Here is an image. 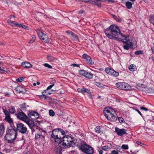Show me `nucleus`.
Returning a JSON list of instances; mask_svg holds the SVG:
<instances>
[{"mask_svg": "<svg viewBox=\"0 0 154 154\" xmlns=\"http://www.w3.org/2000/svg\"><path fill=\"white\" fill-rule=\"evenodd\" d=\"M9 124L10 125V127H8V128H15V127H14V123H13V122L10 123Z\"/></svg>", "mask_w": 154, "mask_h": 154, "instance_id": "obj_48", "label": "nucleus"}, {"mask_svg": "<svg viewBox=\"0 0 154 154\" xmlns=\"http://www.w3.org/2000/svg\"><path fill=\"white\" fill-rule=\"evenodd\" d=\"M115 131L118 135L122 136V135L127 134L126 130L125 129H120L118 128H116Z\"/></svg>", "mask_w": 154, "mask_h": 154, "instance_id": "obj_12", "label": "nucleus"}, {"mask_svg": "<svg viewBox=\"0 0 154 154\" xmlns=\"http://www.w3.org/2000/svg\"><path fill=\"white\" fill-rule=\"evenodd\" d=\"M80 149L83 152L86 154H93L94 152L93 148L87 144H82Z\"/></svg>", "mask_w": 154, "mask_h": 154, "instance_id": "obj_6", "label": "nucleus"}, {"mask_svg": "<svg viewBox=\"0 0 154 154\" xmlns=\"http://www.w3.org/2000/svg\"><path fill=\"white\" fill-rule=\"evenodd\" d=\"M134 54L136 55H139L140 54H143L142 51H135Z\"/></svg>", "mask_w": 154, "mask_h": 154, "instance_id": "obj_40", "label": "nucleus"}, {"mask_svg": "<svg viewBox=\"0 0 154 154\" xmlns=\"http://www.w3.org/2000/svg\"><path fill=\"white\" fill-rule=\"evenodd\" d=\"M36 38L34 35H33L32 36V39L29 42V43H32L35 40Z\"/></svg>", "mask_w": 154, "mask_h": 154, "instance_id": "obj_34", "label": "nucleus"}, {"mask_svg": "<svg viewBox=\"0 0 154 154\" xmlns=\"http://www.w3.org/2000/svg\"><path fill=\"white\" fill-rule=\"evenodd\" d=\"M45 132L42 129H41L39 130V131L38 132V134H45Z\"/></svg>", "mask_w": 154, "mask_h": 154, "instance_id": "obj_49", "label": "nucleus"}, {"mask_svg": "<svg viewBox=\"0 0 154 154\" xmlns=\"http://www.w3.org/2000/svg\"><path fill=\"white\" fill-rule=\"evenodd\" d=\"M83 58L85 59L87 63L89 65H92L94 63L90 57L86 54H84L82 55Z\"/></svg>", "mask_w": 154, "mask_h": 154, "instance_id": "obj_9", "label": "nucleus"}, {"mask_svg": "<svg viewBox=\"0 0 154 154\" xmlns=\"http://www.w3.org/2000/svg\"><path fill=\"white\" fill-rule=\"evenodd\" d=\"M149 21L154 25V15L153 14H151L149 16Z\"/></svg>", "mask_w": 154, "mask_h": 154, "instance_id": "obj_28", "label": "nucleus"}, {"mask_svg": "<svg viewBox=\"0 0 154 154\" xmlns=\"http://www.w3.org/2000/svg\"><path fill=\"white\" fill-rule=\"evenodd\" d=\"M55 91V90L52 89L49 91H48L47 92L49 94H50L54 93Z\"/></svg>", "mask_w": 154, "mask_h": 154, "instance_id": "obj_47", "label": "nucleus"}, {"mask_svg": "<svg viewBox=\"0 0 154 154\" xmlns=\"http://www.w3.org/2000/svg\"><path fill=\"white\" fill-rule=\"evenodd\" d=\"M87 72V71L85 70H80L79 71V73L85 77L86 74Z\"/></svg>", "mask_w": 154, "mask_h": 154, "instance_id": "obj_27", "label": "nucleus"}, {"mask_svg": "<svg viewBox=\"0 0 154 154\" xmlns=\"http://www.w3.org/2000/svg\"><path fill=\"white\" fill-rule=\"evenodd\" d=\"M22 66L25 68H31L32 66V64L28 62H22Z\"/></svg>", "mask_w": 154, "mask_h": 154, "instance_id": "obj_16", "label": "nucleus"}, {"mask_svg": "<svg viewBox=\"0 0 154 154\" xmlns=\"http://www.w3.org/2000/svg\"><path fill=\"white\" fill-rule=\"evenodd\" d=\"M36 31L38 34V35L39 37L42 35H43L42 30L40 28H39L36 30Z\"/></svg>", "mask_w": 154, "mask_h": 154, "instance_id": "obj_23", "label": "nucleus"}, {"mask_svg": "<svg viewBox=\"0 0 154 154\" xmlns=\"http://www.w3.org/2000/svg\"><path fill=\"white\" fill-rule=\"evenodd\" d=\"M105 1H107L109 2H112V3H113L115 2L114 0H106Z\"/></svg>", "mask_w": 154, "mask_h": 154, "instance_id": "obj_57", "label": "nucleus"}, {"mask_svg": "<svg viewBox=\"0 0 154 154\" xmlns=\"http://www.w3.org/2000/svg\"><path fill=\"white\" fill-rule=\"evenodd\" d=\"M111 154H119L118 152L115 150H113L111 151Z\"/></svg>", "mask_w": 154, "mask_h": 154, "instance_id": "obj_50", "label": "nucleus"}, {"mask_svg": "<svg viewBox=\"0 0 154 154\" xmlns=\"http://www.w3.org/2000/svg\"><path fill=\"white\" fill-rule=\"evenodd\" d=\"M95 130L96 133H100L101 131L100 127L98 126L95 128Z\"/></svg>", "mask_w": 154, "mask_h": 154, "instance_id": "obj_31", "label": "nucleus"}, {"mask_svg": "<svg viewBox=\"0 0 154 154\" xmlns=\"http://www.w3.org/2000/svg\"><path fill=\"white\" fill-rule=\"evenodd\" d=\"M9 17V18H10V19H11L13 18H15V17L14 15H11Z\"/></svg>", "mask_w": 154, "mask_h": 154, "instance_id": "obj_56", "label": "nucleus"}, {"mask_svg": "<svg viewBox=\"0 0 154 154\" xmlns=\"http://www.w3.org/2000/svg\"><path fill=\"white\" fill-rule=\"evenodd\" d=\"M81 1L82 2H84L86 3H88V2H91V3H95V2L94 1H90V0H81Z\"/></svg>", "mask_w": 154, "mask_h": 154, "instance_id": "obj_44", "label": "nucleus"}, {"mask_svg": "<svg viewBox=\"0 0 154 154\" xmlns=\"http://www.w3.org/2000/svg\"><path fill=\"white\" fill-rule=\"evenodd\" d=\"M49 115L50 116H54L55 113L54 111L52 109L49 110Z\"/></svg>", "mask_w": 154, "mask_h": 154, "instance_id": "obj_38", "label": "nucleus"}, {"mask_svg": "<svg viewBox=\"0 0 154 154\" xmlns=\"http://www.w3.org/2000/svg\"><path fill=\"white\" fill-rule=\"evenodd\" d=\"M17 133V131L16 128H8L6 134L5 136V139L8 142L12 143L14 140L16 138Z\"/></svg>", "mask_w": 154, "mask_h": 154, "instance_id": "obj_3", "label": "nucleus"}, {"mask_svg": "<svg viewBox=\"0 0 154 154\" xmlns=\"http://www.w3.org/2000/svg\"><path fill=\"white\" fill-rule=\"evenodd\" d=\"M75 145L73 139L71 137L69 136L64 137L63 135L61 140V142H59V144L57 146L60 148H63L67 145L73 146Z\"/></svg>", "mask_w": 154, "mask_h": 154, "instance_id": "obj_4", "label": "nucleus"}, {"mask_svg": "<svg viewBox=\"0 0 154 154\" xmlns=\"http://www.w3.org/2000/svg\"><path fill=\"white\" fill-rule=\"evenodd\" d=\"M118 120L119 122L121 123H124L125 122L123 119L122 117L119 118H118Z\"/></svg>", "mask_w": 154, "mask_h": 154, "instance_id": "obj_42", "label": "nucleus"}, {"mask_svg": "<svg viewBox=\"0 0 154 154\" xmlns=\"http://www.w3.org/2000/svg\"><path fill=\"white\" fill-rule=\"evenodd\" d=\"M140 109H141L145 111H147L148 110V109L145 108L143 107H140Z\"/></svg>", "mask_w": 154, "mask_h": 154, "instance_id": "obj_53", "label": "nucleus"}, {"mask_svg": "<svg viewBox=\"0 0 154 154\" xmlns=\"http://www.w3.org/2000/svg\"><path fill=\"white\" fill-rule=\"evenodd\" d=\"M65 132L60 128L56 129L52 131L51 137L54 139V144L55 146H58L59 142H61V140L62 136L65 134Z\"/></svg>", "mask_w": 154, "mask_h": 154, "instance_id": "obj_2", "label": "nucleus"}, {"mask_svg": "<svg viewBox=\"0 0 154 154\" xmlns=\"http://www.w3.org/2000/svg\"><path fill=\"white\" fill-rule=\"evenodd\" d=\"M84 12V10H82V11H80L79 12V14H82Z\"/></svg>", "mask_w": 154, "mask_h": 154, "instance_id": "obj_59", "label": "nucleus"}, {"mask_svg": "<svg viewBox=\"0 0 154 154\" xmlns=\"http://www.w3.org/2000/svg\"><path fill=\"white\" fill-rule=\"evenodd\" d=\"M136 111L137 112L140 114L141 116H142V114L141 113V112L138 109H137Z\"/></svg>", "mask_w": 154, "mask_h": 154, "instance_id": "obj_61", "label": "nucleus"}, {"mask_svg": "<svg viewBox=\"0 0 154 154\" xmlns=\"http://www.w3.org/2000/svg\"><path fill=\"white\" fill-rule=\"evenodd\" d=\"M17 128L20 132L24 134L26 133L27 128L22 123H20L18 124L17 126Z\"/></svg>", "mask_w": 154, "mask_h": 154, "instance_id": "obj_8", "label": "nucleus"}, {"mask_svg": "<svg viewBox=\"0 0 154 154\" xmlns=\"http://www.w3.org/2000/svg\"><path fill=\"white\" fill-rule=\"evenodd\" d=\"M4 113L6 115V116H9V113L8 111L6 110H5L4 111Z\"/></svg>", "mask_w": 154, "mask_h": 154, "instance_id": "obj_46", "label": "nucleus"}, {"mask_svg": "<svg viewBox=\"0 0 154 154\" xmlns=\"http://www.w3.org/2000/svg\"><path fill=\"white\" fill-rule=\"evenodd\" d=\"M7 22L9 25H10L12 26L18 27V26H19V23H18L17 22L13 21L11 20H8Z\"/></svg>", "mask_w": 154, "mask_h": 154, "instance_id": "obj_15", "label": "nucleus"}, {"mask_svg": "<svg viewBox=\"0 0 154 154\" xmlns=\"http://www.w3.org/2000/svg\"><path fill=\"white\" fill-rule=\"evenodd\" d=\"M19 25L20 26H18V27H21L26 30H28L29 29L28 27L25 25H23L21 24H19Z\"/></svg>", "mask_w": 154, "mask_h": 154, "instance_id": "obj_33", "label": "nucleus"}, {"mask_svg": "<svg viewBox=\"0 0 154 154\" xmlns=\"http://www.w3.org/2000/svg\"><path fill=\"white\" fill-rule=\"evenodd\" d=\"M129 69L131 71H135L136 69V66L134 64H131L129 66Z\"/></svg>", "mask_w": 154, "mask_h": 154, "instance_id": "obj_21", "label": "nucleus"}, {"mask_svg": "<svg viewBox=\"0 0 154 154\" xmlns=\"http://www.w3.org/2000/svg\"><path fill=\"white\" fill-rule=\"evenodd\" d=\"M5 119L6 121H8L9 123L13 122L12 119L10 117V116H6L5 118Z\"/></svg>", "mask_w": 154, "mask_h": 154, "instance_id": "obj_32", "label": "nucleus"}, {"mask_svg": "<svg viewBox=\"0 0 154 154\" xmlns=\"http://www.w3.org/2000/svg\"><path fill=\"white\" fill-rule=\"evenodd\" d=\"M93 74L91 72H88L87 71L85 75V77L89 79H91L93 77Z\"/></svg>", "mask_w": 154, "mask_h": 154, "instance_id": "obj_19", "label": "nucleus"}, {"mask_svg": "<svg viewBox=\"0 0 154 154\" xmlns=\"http://www.w3.org/2000/svg\"><path fill=\"white\" fill-rule=\"evenodd\" d=\"M20 88V87H17L15 89V90L17 91L18 92H19V93H20L21 91H20L19 90V89Z\"/></svg>", "mask_w": 154, "mask_h": 154, "instance_id": "obj_51", "label": "nucleus"}, {"mask_svg": "<svg viewBox=\"0 0 154 154\" xmlns=\"http://www.w3.org/2000/svg\"><path fill=\"white\" fill-rule=\"evenodd\" d=\"M90 92H89V97H90L91 98H92V96H91V94H90Z\"/></svg>", "mask_w": 154, "mask_h": 154, "instance_id": "obj_64", "label": "nucleus"}, {"mask_svg": "<svg viewBox=\"0 0 154 154\" xmlns=\"http://www.w3.org/2000/svg\"><path fill=\"white\" fill-rule=\"evenodd\" d=\"M47 59L50 62L53 61L55 60V58L54 57L49 55L48 56Z\"/></svg>", "mask_w": 154, "mask_h": 154, "instance_id": "obj_30", "label": "nucleus"}, {"mask_svg": "<svg viewBox=\"0 0 154 154\" xmlns=\"http://www.w3.org/2000/svg\"><path fill=\"white\" fill-rule=\"evenodd\" d=\"M39 37L43 42H45V43H48L49 41V40L48 36L46 34H44L43 33V35L40 36Z\"/></svg>", "mask_w": 154, "mask_h": 154, "instance_id": "obj_14", "label": "nucleus"}, {"mask_svg": "<svg viewBox=\"0 0 154 154\" xmlns=\"http://www.w3.org/2000/svg\"><path fill=\"white\" fill-rule=\"evenodd\" d=\"M9 112L11 114H14L15 112V109L13 106H11L9 107Z\"/></svg>", "mask_w": 154, "mask_h": 154, "instance_id": "obj_24", "label": "nucleus"}, {"mask_svg": "<svg viewBox=\"0 0 154 154\" xmlns=\"http://www.w3.org/2000/svg\"><path fill=\"white\" fill-rule=\"evenodd\" d=\"M56 154H60L61 152V149L60 148H57L55 150Z\"/></svg>", "mask_w": 154, "mask_h": 154, "instance_id": "obj_37", "label": "nucleus"}, {"mask_svg": "<svg viewBox=\"0 0 154 154\" xmlns=\"http://www.w3.org/2000/svg\"><path fill=\"white\" fill-rule=\"evenodd\" d=\"M71 39L74 41H77L78 39V37L74 33H72L71 36H70Z\"/></svg>", "mask_w": 154, "mask_h": 154, "instance_id": "obj_22", "label": "nucleus"}, {"mask_svg": "<svg viewBox=\"0 0 154 154\" xmlns=\"http://www.w3.org/2000/svg\"><path fill=\"white\" fill-rule=\"evenodd\" d=\"M23 79H24V78L23 77H21L19 78L16 79V81L17 82H23Z\"/></svg>", "mask_w": 154, "mask_h": 154, "instance_id": "obj_39", "label": "nucleus"}, {"mask_svg": "<svg viewBox=\"0 0 154 154\" xmlns=\"http://www.w3.org/2000/svg\"><path fill=\"white\" fill-rule=\"evenodd\" d=\"M111 74L110 75H111L113 76L116 77L119 75V73L115 71L114 69H113L112 72H111Z\"/></svg>", "mask_w": 154, "mask_h": 154, "instance_id": "obj_25", "label": "nucleus"}, {"mask_svg": "<svg viewBox=\"0 0 154 154\" xmlns=\"http://www.w3.org/2000/svg\"><path fill=\"white\" fill-rule=\"evenodd\" d=\"M66 32L69 35H70V36H71L72 34V33H73L72 31H66Z\"/></svg>", "mask_w": 154, "mask_h": 154, "instance_id": "obj_52", "label": "nucleus"}, {"mask_svg": "<svg viewBox=\"0 0 154 154\" xmlns=\"http://www.w3.org/2000/svg\"><path fill=\"white\" fill-rule=\"evenodd\" d=\"M96 85L98 86L99 87L102 88L103 86V84L99 83L97 82L96 83Z\"/></svg>", "mask_w": 154, "mask_h": 154, "instance_id": "obj_45", "label": "nucleus"}, {"mask_svg": "<svg viewBox=\"0 0 154 154\" xmlns=\"http://www.w3.org/2000/svg\"><path fill=\"white\" fill-rule=\"evenodd\" d=\"M97 4L98 7H101V5H100V3H98Z\"/></svg>", "mask_w": 154, "mask_h": 154, "instance_id": "obj_62", "label": "nucleus"}, {"mask_svg": "<svg viewBox=\"0 0 154 154\" xmlns=\"http://www.w3.org/2000/svg\"><path fill=\"white\" fill-rule=\"evenodd\" d=\"M77 91L79 92H81L83 94L90 92V90L85 88H83L82 89L78 88L77 89Z\"/></svg>", "mask_w": 154, "mask_h": 154, "instance_id": "obj_17", "label": "nucleus"}, {"mask_svg": "<svg viewBox=\"0 0 154 154\" xmlns=\"http://www.w3.org/2000/svg\"><path fill=\"white\" fill-rule=\"evenodd\" d=\"M136 143L138 145H141V144H142V143L141 142H140V141H136Z\"/></svg>", "mask_w": 154, "mask_h": 154, "instance_id": "obj_58", "label": "nucleus"}, {"mask_svg": "<svg viewBox=\"0 0 154 154\" xmlns=\"http://www.w3.org/2000/svg\"><path fill=\"white\" fill-rule=\"evenodd\" d=\"M112 69L109 68H106L105 69V71L107 74L110 75L112 73L111 72H112Z\"/></svg>", "mask_w": 154, "mask_h": 154, "instance_id": "obj_26", "label": "nucleus"}, {"mask_svg": "<svg viewBox=\"0 0 154 154\" xmlns=\"http://www.w3.org/2000/svg\"><path fill=\"white\" fill-rule=\"evenodd\" d=\"M44 65L45 66L51 69L52 68V66L50 65L49 64L47 63H45L44 64Z\"/></svg>", "mask_w": 154, "mask_h": 154, "instance_id": "obj_43", "label": "nucleus"}, {"mask_svg": "<svg viewBox=\"0 0 154 154\" xmlns=\"http://www.w3.org/2000/svg\"><path fill=\"white\" fill-rule=\"evenodd\" d=\"M71 66L75 67V66H77V67H79V64H77L75 63H73L71 65Z\"/></svg>", "mask_w": 154, "mask_h": 154, "instance_id": "obj_55", "label": "nucleus"}, {"mask_svg": "<svg viewBox=\"0 0 154 154\" xmlns=\"http://www.w3.org/2000/svg\"><path fill=\"white\" fill-rule=\"evenodd\" d=\"M51 80H52V81L51 82H52V83H53V84H54V83H55L56 81L54 79H51Z\"/></svg>", "mask_w": 154, "mask_h": 154, "instance_id": "obj_60", "label": "nucleus"}, {"mask_svg": "<svg viewBox=\"0 0 154 154\" xmlns=\"http://www.w3.org/2000/svg\"><path fill=\"white\" fill-rule=\"evenodd\" d=\"M43 136V134H36L35 136V138L36 139H38L40 137Z\"/></svg>", "mask_w": 154, "mask_h": 154, "instance_id": "obj_35", "label": "nucleus"}, {"mask_svg": "<svg viewBox=\"0 0 154 154\" xmlns=\"http://www.w3.org/2000/svg\"><path fill=\"white\" fill-rule=\"evenodd\" d=\"M0 71H1V72H2L3 71H5V70L1 69V67H0Z\"/></svg>", "mask_w": 154, "mask_h": 154, "instance_id": "obj_63", "label": "nucleus"}, {"mask_svg": "<svg viewBox=\"0 0 154 154\" xmlns=\"http://www.w3.org/2000/svg\"><path fill=\"white\" fill-rule=\"evenodd\" d=\"M5 131V127L3 125H0V136H2Z\"/></svg>", "mask_w": 154, "mask_h": 154, "instance_id": "obj_20", "label": "nucleus"}, {"mask_svg": "<svg viewBox=\"0 0 154 154\" xmlns=\"http://www.w3.org/2000/svg\"><path fill=\"white\" fill-rule=\"evenodd\" d=\"M111 147L108 146H105L102 147L101 149L104 151H107L108 149H110Z\"/></svg>", "mask_w": 154, "mask_h": 154, "instance_id": "obj_29", "label": "nucleus"}, {"mask_svg": "<svg viewBox=\"0 0 154 154\" xmlns=\"http://www.w3.org/2000/svg\"><path fill=\"white\" fill-rule=\"evenodd\" d=\"M17 118L24 122L28 118L26 115L23 112H19L17 114Z\"/></svg>", "mask_w": 154, "mask_h": 154, "instance_id": "obj_11", "label": "nucleus"}, {"mask_svg": "<svg viewBox=\"0 0 154 154\" xmlns=\"http://www.w3.org/2000/svg\"><path fill=\"white\" fill-rule=\"evenodd\" d=\"M54 84H53L52 85H50L49 86H48L46 90L44 91L43 92V93H44V92H47L48 91V90L49 89H51L53 86H54Z\"/></svg>", "mask_w": 154, "mask_h": 154, "instance_id": "obj_36", "label": "nucleus"}, {"mask_svg": "<svg viewBox=\"0 0 154 154\" xmlns=\"http://www.w3.org/2000/svg\"><path fill=\"white\" fill-rule=\"evenodd\" d=\"M105 116L108 120L113 122H115L117 120V114L114 109L112 108L110 109H106L104 110Z\"/></svg>", "mask_w": 154, "mask_h": 154, "instance_id": "obj_5", "label": "nucleus"}, {"mask_svg": "<svg viewBox=\"0 0 154 154\" xmlns=\"http://www.w3.org/2000/svg\"><path fill=\"white\" fill-rule=\"evenodd\" d=\"M105 33L109 38L116 40H120L121 39V41L125 44L123 46L125 50H128L133 45L131 40L128 38L129 37L123 35L117 26L114 25H111L105 30Z\"/></svg>", "mask_w": 154, "mask_h": 154, "instance_id": "obj_1", "label": "nucleus"}, {"mask_svg": "<svg viewBox=\"0 0 154 154\" xmlns=\"http://www.w3.org/2000/svg\"><path fill=\"white\" fill-rule=\"evenodd\" d=\"M125 4L127 8L128 9H130L132 8V6L133 3L128 1L125 2Z\"/></svg>", "mask_w": 154, "mask_h": 154, "instance_id": "obj_18", "label": "nucleus"}, {"mask_svg": "<svg viewBox=\"0 0 154 154\" xmlns=\"http://www.w3.org/2000/svg\"><path fill=\"white\" fill-rule=\"evenodd\" d=\"M122 149H128V146L127 145L123 144L122 146Z\"/></svg>", "mask_w": 154, "mask_h": 154, "instance_id": "obj_41", "label": "nucleus"}, {"mask_svg": "<svg viewBox=\"0 0 154 154\" xmlns=\"http://www.w3.org/2000/svg\"><path fill=\"white\" fill-rule=\"evenodd\" d=\"M98 151L99 152V154H103V150L102 149H99L98 150Z\"/></svg>", "mask_w": 154, "mask_h": 154, "instance_id": "obj_54", "label": "nucleus"}, {"mask_svg": "<svg viewBox=\"0 0 154 154\" xmlns=\"http://www.w3.org/2000/svg\"><path fill=\"white\" fill-rule=\"evenodd\" d=\"M29 126L31 129L34 126V122L31 120L29 119L28 117L24 121Z\"/></svg>", "mask_w": 154, "mask_h": 154, "instance_id": "obj_13", "label": "nucleus"}, {"mask_svg": "<svg viewBox=\"0 0 154 154\" xmlns=\"http://www.w3.org/2000/svg\"><path fill=\"white\" fill-rule=\"evenodd\" d=\"M28 116L30 118L34 119H37L39 117V115L37 112L32 111H29Z\"/></svg>", "mask_w": 154, "mask_h": 154, "instance_id": "obj_10", "label": "nucleus"}, {"mask_svg": "<svg viewBox=\"0 0 154 154\" xmlns=\"http://www.w3.org/2000/svg\"><path fill=\"white\" fill-rule=\"evenodd\" d=\"M116 86L120 89L124 90H129L130 86L128 84L125 82H120L116 83Z\"/></svg>", "mask_w": 154, "mask_h": 154, "instance_id": "obj_7", "label": "nucleus"}]
</instances>
